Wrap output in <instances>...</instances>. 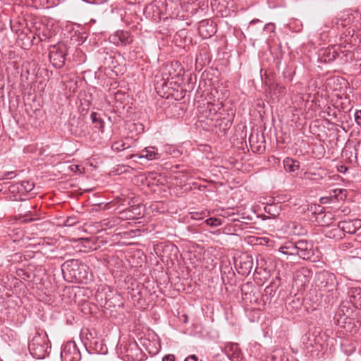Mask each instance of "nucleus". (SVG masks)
<instances>
[{"label": "nucleus", "mask_w": 361, "mask_h": 361, "mask_svg": "<svg viewBox=\"0 0 361 361\" xmlns=\"http://www.w3.org/2000/svg\"><path fill=\"white\" fill-rule=\"evenodd\" d=\"M61 271L65 280L69 282L87 283L90 275L88 267L79 259H69L61 265Z\"/></svg>", "instance_id": "obj_1"}, {"label": "nucleus", "mask_w": 361, "mask_h": 361, "mask_svg": "<svg viewBox=\"0 0 361 361\" xmlns=\"http://www.w3.org/2000/svg\"><path fill=\"white\" fill-rule=\"evenodd\" d=\"M361 13L358 11H344L338 18L332 20L334 27L337 29L348 28L344 32L346 37L353 38L355 32L361 29Z\"/></svg>", "instance_id": "obj_2"}, {"label": "nucleus", "mask_w": 361, "mask_h": 361, "mask_svg": "<svg viewBox=\"0 0 361 361\" xmlns=\"http://www.w3.org/2000/svg\"><path fill=\"white\" fill-rule=\"evenodd\" d=\"M28 349L30 355L36 359H44L49 355L51 343L47 333L42 331H37L31 338Z\"/></svg>", "instance_id": "obj_3"}, {"label": "nucleus", "mask_w": 361, "mask_h": 361, "mask_svg": "<svg viewBox=\"0 0 361 361\" xmlns=\"http://www.w3.org/2000/svg\"><path fill=\"white\" fill-rule=\"evenodd\" d=\"M120 353L126 361H140L142 357V350L135 341H128L121 343Z\"/></svg>", "instance_id": "obj_4"}, {"label": "nucleus", "mask_w": 361, "mask_h": 361, "mask_svg": "<svg viewBox=\"0 0 361 361\" xmlns=\"http://www.w3.org/2000/svg\"><path fill=\"white\" fill-rule=\"evenodd\" d=\"M316 284L321 291L330 293L336 290L338 282L334 274L322 271L317 274Z\"/></svg>", "instance_id": "obj_5"}, {"label": "nucleus", "mask_w": 361, "mask_h": 361, "mask_svg": "<svg viewBox=\"0 0 361 361\" xmlns=\"http://www.w3.org/2000/svg\"><path fill=\"white\" fill-rule=\"evenodd\" d=\"M67 51V47L63 43H59L50 48L49 58L55 68H61L64 66Z\"/></svg>", "instance_id": "obj_6"}, {"label": "nucleus", "mask_w": 361, "mask_h": 361, "mask_svg": "<svg viewBox=\"0 0 361 361\" xmlns=\"http://www.w3.org/2000/svg\"><path fill=\"white\" fill-rule=\"evenodd\" d=\"M62 361H80L81 353L74 341H68L62 347L61 352Z\"/></svg>", "instance_id": "obj_7"}, {"label": "nucleus", "mask_w": 361, "mask_h": 361, "mask_svg": "<svg viewBox=\"0 0 361 361\" xmlns=\"http://www.w3.org/2000/svg\"><path fill=\"white\" fill-rule=\"evenodd\" d=\"M235 266L238 274L247 276L253 267L252 257L247 254H242L235 259Z\"/></svg>", "instance_id": "obj_8"}, {"label": "nucleus", "mask_w": 361, "mask_h": 361, "mask_svg": "<svg viewBox=\"0 0 361 361\" xmlns=\"http://www.w3.org/2000/svg\"><path fill=\"white\" fill-rule=\"evenodd\" d=\"M84 345L86 350L90 353L95 354H106L107 353V348L104 344L102 340L97 338L92 337V338L87 336V341H84Z\"/></svg>", "instance_id": "obj_9"}, {"label": "nucleus", "mask_w": 361, "mask_h": 361, "mask_svg": "<svg viewBox=\"0 0 361 361\" xmlns=\"http://www.w3.org/2000/svg\"><path fill=\"white\" fill-rule=\"evenodd\" d=\"M297 255L305 260L315 261L313 259L314 255V250L312 243L307 240H298L297 246Z\"/></svg>", "instance_id": "obj_10"}, {"label": "nucleus", "mask_w": 361, "mask_h": 361, "mask_svg": "<svg viewBox=\"0 0 361 361\" xmlns=\"http://www.w3.org/2000/svg\"><path fill=\"white\" fill-rule=\"evenodd\" d=\"M249 142L253 152L262 154L265 150V140L262 134H251L249 137Z\"/></svg>", "instance_id": "obj_11"}, {"label": "nucleus", "mask_w": 361, "mask_h": 361, "mask_svg": "<svg viewBox=\"0 0 361 361\" xmlns=\"http://www.w3.org/2000/svg\"><path fill=\"white\" fill-rule=\"evenodd\" d=\"M225 353L231 361H241L243 355L237 343H228L225 346Z\"/></svg>", "instance_id": "obj_12"}, {"label": "nucleus", "mask_w": 361, "mask_h": 361, "mask_svg": "<svg viewBox=\"0 0 361 361\" xmlns=\"http://www.w3.org/2000/svg\"><path fill=\"white\" fill-rule=\"evenodd\" d=\"M220 109L219 105H215L213 103H207L205 111L206 114L208 113V114H206V117L212 121H215V123H214V126L221 125L219 123V120L221 118V113L219 112Z\"/></svg>", "instance_id": "obj_13"}, {"label": "nucleus", "mask_w": 361, "mask_h": 361, "mask_svg": "<svg viewBox=\"0 0 361 361\" xmlns=\"http://www.w3.org/2000/svg\"><path fill=\"white\" fill-rule=\"evenodd\" d=\"M133 157H137L139 159H147L148 160H157L161 159V154L158 152L155 147L149 146L142 149L139 154L132 155Z\"/></svg>", "instance_id": "obj_14"}, {"label": "nucleus", "mask_w": 361, "mask_h": 361, "mask_svg": "<svg viewBox=\"0 0 361 361\" xmlns=\"http://www.w3.org/2000/svg\"><path fill=\"white\" fill-rule=\"evenodd\" d=\"M350 302L359 309H361V288H352L348 293Z\"/></svg>", "instance_id": "obj_15"}, {"label": "nucleus", "mask_w": 361, "mask_h": 361, "mask_svg": "<svg viewBox=\"0 0 361 361\" xmlns=\"http://www.w3.org/2000/svg\"><path fill=\"white\" fill-rule=\"evenodd\" d=\"M297 246L298 241L287 242L279 248V252L285 255H297Z\"/></svg>", "instance_id": "obj_16"}, {"label": "nucleus", "mask_w": 361, "mask_h": 361, "mask_svg": "<svg viewBox=\"0 0 361 361\" xmlns=\"http://www.w3.org/2000/svg\"><path fill=\"white\" fill-rule=\"evenodd\" d=\"M284 169L286 172L293 173L298 171L300 168V162L292 158L286 157L283 161Z\"/></svg>", "instance_id": "obj_17"}, {"label": "nucleus", "mask_w": 361, "mask_h": 361, "mask_svg": "<svg viewBox=\"0 0 361 361\" xmlns=\"http://www.w3.org/2000/svg\"><path fill=\"white\" fill-rule=\"evenodd\" d=\"M338 231L343 233H346L349 234H354L356 233L355 227L351 220L348 221H340L338 224Z\"/></svg>", "instance_id": "obj_18"}, {"label": "nucleus", "mask_w": 361, "mask_h": 361, "mask_svg": "<svg viewBox=\"0 0 361 361\" xmlns=\"http://www.w3.org/2000/svg\"><path fill=\"white\" fill-rule=\"evenodd\" d=\"M204 30L207 32V35L209 37L212 36L215 32V30L214 27L212 26V23H211L209 24V22L208 20H202V22H200L199 31L200 33L202 34Z\"/></svg>", "instance_id": "obj_19"}, {"label": "nucleus", "mask_w": 361, "mask_h": 361, "mask_svg": "<svg viewBox=\"0 0 361 361\" xmlns=\"http://www.w3.org/2000/svg\"><path fill=\"white\" fill-rule=\"evenodd\" d=\"M35 185L32 182L28 180H23L18 184V190L22 193H27L32 190Z\"/></svg>", "instance_id": "obj_20"}, {"label": "nucleus", "mask_w": 361, "mask_h": 361, "mask_svg": "<svg viewBox=\"0 0 361 361\" xmlns=\"http://www.w3.org/2000/svg\"><path fill=\"white\" fill-rule=\"evenodd\" d=\"M118 37L121 44L123 45L129 44L133 41L130 35L128 32H121Z\"/></svg>", "instance_id": "obj_21"}, {"label": "nucleus", "mask_w": 361, "mask_h": 361, "mask_svg": "<svg viewBox=\"0 0 361 361\" xmlns=\"http://www.w3.org/2000/svg\"><path fill=\"white\" fill-rule=\"evenodd\" d=\"M90 117L92 123L96 124V127H97L100 130H102L104 128V122L101 119V118L98 116V114L95 112H92L91 114Z\"/></svg>", "instance_id": "obj_22"}, {"label": "nucleus", "mask_w": 361, "mask_h": 361, "mask_svg": "<svg viewBox=\"0 0 361 361\" xmlns=\"http://www.w3.org/2000/svg\"><path fill=\"white\" fill-rule=\"evenodd\" d=\"M207 225L212 226V227H217L220 225H221V219L218 218H209L205 221Z\"/></svg>", "instance_id": "obj_23"}, {"label": "nucleus", "mask_w": 361, "mask_h": 361, "mask_svg": "<svg viewBox=\"0 0 361 361\" xmlns=\"http://www.w3.org/2000/svg\"><path fill=\"white\" fill-rule=\"evenodd\" d=\"M267 361H288L287 359L284 358L281 352H275L274 355H271L267 358Z\"/></svg>", "instance_id": "obj_24"}, {"label": "nucleus", "mask_w": 361, "mask_h": 361, "mask_svg": "<svg viewBox=\"0 0 361 361\" xmlns=\"http://www.w3.org/2000/svg\"><path fill=\"white\" fill-rule=\"evenodd\" d=\"M77 223H78V219L76 216H68V218H66V219L63 222V226H75Z\"/></svg>", "instance_id": "obj_25"}, {"label": "nucleus", "mask_w": 361, "mask_h": 361, "mask_svg": "<svg viewBox=\"0 0 361 361\" xmlns=\"http://www.w3.org/2000/svg\"><path fill=\"white\" fill-rule=\"evenodd\" d=\"M128 147L129 146H126V143L123 141H118L112 145V148L116 151H121Z\"/></svg>", "instance_id": "obj_26"}, {"label": "nucleus", "mask_w": 361, "mask_h": 361, "mask_svg": "<svg viewBox=\"0 0 361 361\" xmlns=\"http://www.w3.org/2000/svg\"><path fill=\"white\" fill-rule=\"evenodd\" d=\"M13 171H7L4 173H0V180H6V179H11L15 176Z\"/></svg>", "instance_id": "obj_27"}, {"label": "nucleus", "mask_w": 361, "mask_h": 361, "mask_svg": "<svg viewBox=\"0 0 361 361\" xmlns=\"http://www.w3.org/2000/svg\"><path fill=\"white\" fill-rule=\"evenodd\" d=\"M355 121L358 126H361V110H357L355 111Z\"/></svg>", "instance_id": "obj_28"}, {"label": "nucleus", "mask_w": 361, "mask_h": 361, "mask_svg": "<svg viewBox=\"0 0 361 361\" xmlns=\"http://www.w3.org/2000/svg\"><path fill=\"white\" fill-rule=\"evenodd\" d=\"M82 339H85L87 341V336H88L90 338H92V337H94L91 331H90L88 329L84 330L82 331Z\"/></svg>", "instance_id": "obj_29"}, {"label": "nucleus", "mask_w": 361, "mask_h": 361, "mask_svg": "<svg viewBox=\"0 0 361 361\" xmlns=\"http://www.w3.org/2000/svg\"><path fill=\"white\" fill-rule=\"evenodd\" d=\"M353 224V226L355 227V231H357V230H359L360 228H361V219H353V220H351Z\"/></svg>", "instance_id": "obj_30"}, {"label": "nucleus", "mask_w": 361, "mask_h": 361, "mask_svg": "<svg viewBox=\"0 0 361 361\" xmlns=\"http://www.w3.org/2000/svg\"><path fill=\"white\" fill-rule=\"evenodd\" d=\"M162 361H176V357L173 354H167L163 357Z\"/></svg>", "instance_id": "obj_31"}, {"label": "nucleus", "mask_w": 361, "mask_h": 361, "mask_svg": "<svg viewBox=\"0 0 361 361\" xmlns=\"http://www.w3.org/2000/svg\"><path fill=\"white\" fill-rule=\"evenodd\" d=\"M329 54H331V57L329 58V60H334L337 58L338 56V51L335 48H332V51L331 52V50H329Z\"/></svg>", "instance_id": "obj_32"}, {"label": "nucleus", "mask_w": 361, "mask_h": 361, "mask_svg": "<svg viewBox=\"0 0 361 361\" xmlns=\"http://www.w3.org/2000/svg\"><path fill=\"white\" fill-rule=\"evenodd\" d=\"M322 117H325L326 116H333L334 118H336V112L334 111L332 114H331L330 111H322Z\"/></svg>", "instance_id": "obj_33"}, {"label": "nucleus", "mask_w": 361, "mask_h": 361, "mask_svg": "<svg viewBox=\"0 0 361 361\" xmlns=\"http://www.w3.org/2000/svg\"><path fill=\"white\" fill-rule=\"evenodd\" d=\"M35 219H37V218H30V217H28V214H25L23 217L22 221L25 222V223H28V222H31L32 221H35Z\"/></svg>", "instance_id": "obj_34"}, {"label": "nucleus", "mask_w": 361, "mask_h": 361, "mask_svg": "<svg viewBox=\"0 0 361 361\" xmlns=\"http://www.w3.org/2000/svg\"><path fill=\"white\" fill-rule=\"evenodd\" d=\"M338 171L341 173H345L348 171V167L345 165L338 166Z\"/></svg>", "instance_id": "obj_35"}, {"label": "nucleus", "mask_w": 361, "mask_h": 361, "mask_svg": "<svg viewBox=\"0 0 361 361\" xmlns=\"http://www.w3.org/2000/svg\"><path fill=\"white\" fill-rule=\"evenodd\" d=\"M184 361H198V358L195 355H191L188 357H187Z\"/></svg>", "instance_id": "obj_36"}, {"label": "nucleus", "mask_w": 361, "mask_h": 361, "mask_svg": "<svg viewBox=\"0 0 361 361\" xmlns=\"http://www.w3.org/2000/svg\"><path fill=\"white\" fill-rule=\"evenodd\" d=\"M229 121H228V123H226V126H228Z\"/></svg>", "instance_id": "obj_37"}, {"label": "nucleus", "mask_w": 361, "mask_h": 361, "mask_svg": "<svg viewBox=\"0 0 361 361\" xmlns=\"http://www.w3.org/2000/svg\"><path fill=\"white\" fill-rule=\"evenodd\" d=\"M265 212H269V213L270 212L269 211H268V210L267 209V208H265Z\"/></svg>", "instance_id": "obj_38"}, {"label": "nucleus", "mask_w": 361, "mask_h": 361, "mask_svg": "<svg viewBox=\"0 0 361 361\" xmlns=\"http://www.w3.org/2000/svg\"><path fill=\"white\" fill-rule=\"evenodd\" d=\"M202 361V360H201Z\"/></svg>", "instance_id": "obj_39"}]
</instances>
